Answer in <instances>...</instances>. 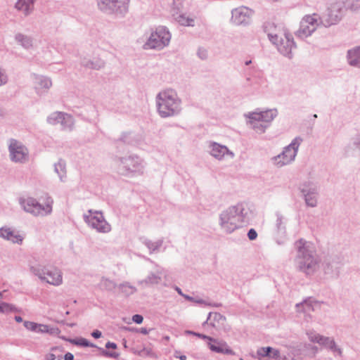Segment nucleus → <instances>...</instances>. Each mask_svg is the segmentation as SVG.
Segmentation results:
<instances>
[{"label": "nucleus", "mask_w": 360, "mask_h": 360, "mask_svg": "<svg viewBox=\"0 0 360 360\" xmlns=\"http://www.w3.org/2000/svg\"><path fill=\"white\" fill-rule=\"evenodd\" d=\"M345 8L339 1L331 3L321 16L320 22L326 27L337 24L342 18Z\"/></svg>", "instance_id": "nucleus-15"}, {"label": "nucleus", "mask_w": 360, "mask_h": 360, "mask_svg": "<svg viewBox=\"0 0 360 360\" xmlns=\"http://www.w3.org/2000/svg\"><path fill=\"white\" fill-rule=\"evenodd\" d=\"M19 203L22 209L34 217H46L52 213L53 200L50 198L46 199L45 204L39 203L34 198H21Z\"/></svg>", "instance_id": "nucleus-7"}, {"label": "nucleus", "mask_w": 360, "mask_h": 360, "mask_svg": "<svg viewBox=\"0 0 360 360\" xmlns=\"http://www.w3.org/2000/svg\"><path fill=\"white\" fill-rule=\"evenodd\" d=\"M141 333L143 335H147L149 333V330H148L147 328H141Z\"/></svg>", "instance_id": "nucleus-63"}, {"label": "nucleus", "mask_w": 360, "mask_h": 360, "mask_svg": "<svg viewBox=\"0 0 360 360\" xmlns=\"http://www.w3.org/2000/svg\"><path fill=\"white\" fill-rule=\"evenodd\" d=\"M105 347L107 349H116L117 348V345L115 343H114V342H108L105 344Z\"/></svg>", "instance_id": "nucleus-56"}, {"label": "nucleus", "mask_w": 360, "mask_h": 360, "mask_svg": "<svg viewBox=\"0 0 360 360\" xmlns=\"http://www.w3.org/2000/svg\"><path fill=\"white\" fill-rule=\"evenodd\" d=\"M56 355L52 353H49L46 356V360H55Z\"/></svg>", "instance_id": "nucleus-59"}, {"label": "nucleus", "mask_w": 360, "mask_h": 360, "mask_svg": "<svg viewBox=\"0 0 360 360\" xmlns=\"http://www.w3.org/2000/svg\"><path fill=\"white\" fill-rule=\"evenodd\" d=\"M279 355H280L279 350L272 348V351L271 352V355H269V357L277 359L279 357Z\"/></svg>", "instance_id": "nucleus-55"}, {"label": "nucleus", "mask_w": 360, "mask_h": 360, "mask_svg": "<svg viewBox=\"0 0 360 360\" xmlns=\"http://www.w3.org/2000/svg\"><path fill=\"white\" fill-rule=\"evenodd\" d=\"M15 320L16 322H18V323H20L22 321V318L21 316H15Z\"/></svg>", "instance_id": "nucleus-64"}, {"label": "nucleus", "mask_w": 360, "mask_h": 360, "mask_svg": "<svg viewBox=\"0 0 360 360\" xmlns=\"http://www.w3.org/2000/svg\"><path fill=\"white\" fill-rule=\"evenodd\" d=\"M219 226L223 232L231 234L241 228L231 208L222 210L219 215Z\"/></svg>", "instance_id": "nucleus-17"}, {"label": "nucleus", "mask_w": 360, "mask_h": 360, "mask_svg": "<svg viewBox=\"0 0 360 360\" xmlns=\"http://www.w3.org/2000/svg\"><path fill=\"white\" fill-rule=\"evenodd\" d=\"M0 238L12 243L20 245L24 237L16 229L4 226L0 228Z\"/></svg>", "instance_id": "nucleus-23"}, {"label": "nucleus", "mask_w": 360, "mask_h": 360, "mask_svg": "<svg viewBox=\"0 0 360 360\" xmlns=\"http://www.w3.org/2000/svg\"><path fill=\"white\" fill-rule=\"evenodd\" d=\"M8 150L11 162L16 164H25L29 161V150L21 141L11 139L8 141Z\"/></svg>", "instance_id": "nucleus-9"}, {"label": "nucleus", "mask_w": 360, "mask_h": 360, "mask_svg": "<svg viewBox=\"0 0 360 360\" xmlns=\"http://www.w3.org/2000/svg\"><path fill=\"white\" fill-rule=\"evenodd\" d=\"M171 37V33L166 27L159 26L151 31L143 45V49L144 50H162L169 46Z\"/></svg>", "instance_id": "nucleus-6"}, {"label": "nucleus", "mask_w": 360, "mask_h": 360, "mask_svg": "<svg viewBox=\"0 0 360 360\" xmlns=\"http://www.w3.org/2000/svg\"><path fill=\"white\" fill-rule=\"evenodd\" d=\"M276 108L259 110V109L248 112L244 116L247 118V125L258 134L265 133L271 122L277 117Z\"/></svg>", "instance_id": "nucleus-4"}, {"label": "nucleus", "mask_w": 360, "mask_h": 360, "mask_svg": "<svg viewBox=\"0 0 360 360\" xmlns=\"http://www.w3.org/2000/svg\"><path fill=\"white\" fill-rule=\"evenodd\" d=\"M98 349L101 350V354L104 356L111 357L113 359H117L119 356V354H117L116 352H111L105 350L103 348H98Z\"/></svg>", "instance_id": "nucleus-50"}, {"label": "nucleus", "mask_w": 360, "mask_h": 360, "mask_svg": "<svg viewBox=\"0 0 360 360\" xmlns=\"http://www.w3.org/2000/svg\"><path fill=\"white\" fill-rule=\"evenodd\" d=\"M296 255L294 259L295 268L306 276L314 275L320 268L321 258L316 253L313 243L300 239L295 243Z\"/></svg>", "instance_id": "nucleus-1"}, {"label": "nucleus", "mask_w": 360, "mask_h": 360, "mask_svg": "<svg viewBox=\"0 0 360 360\" xmlns=\"http://www.w3.org/2000/svg\"><path fill=\"white\" fill-rule=\"evenodd\" d=\"M54 171L58 174L60 181L66 179V163L63 160H59L54 164Z\"/></svg>", "instance_id": "nucleus-38"}, {"label": "nucleus", "mask_w": 360, "mask_h": 360, "mask_svg": "<svg viewBox=\"0 0 360 360\" xmlns=\"http://www.w3.org/2000/svg\"><path fill=\"white\" fill-rule=\"evenodd\" d=\"M91 335L94 338H99L101 337V332L98 330H95L92 332L91 333Z\"/></svg>", "instance_id": "nucleus-57"}, {"label": "nucleus", "mask_w": 360, "mask_h": 360, "mask_svg": "<svg viewBox=\"0 0 360 360\" xmlns=\"http://www.w3.org/2000/svg\"><path fill=\"white\" fill-rule=\"evenodd\" d=\"M272 351V347H260L257 349V354L260 357H269L271 355V352Z\"/></svg>", "instance_id": "nucleus-47"}, {"label": "nucleus", "mask_w": 360, "mask_h": 360, "mask_svg": "<svg viewBox=\"0 0 360 360\" xmlns=\"http://www.w3.org/2000/svg\"><path fill=\"white\" fill-rule=\"evenodd\" d=\"M339 2L345 9L356 11L360 8V0H341Z\"/></svg>", "instance_id": "nucleus-41"}, {"label": "nucleus", "mask_w": 360, "mask_h": 360, "mask_svg": "<svg viewBox=\"0 0 360 360\" xmlns=\"http://www.w3.org/2000/svg\"><path fill=\"white\" fill-rule=\"evenodd\" d=\"M163 243V239H158L155 241H153L148 238L142 239V243L148 248L150 254L160 252Z\"/></svg>", "instance_id": "nucleus-34"}, {"label": "nucleus", "mask_w": 360, "mask_h": 360, "mask_svg": "<svg viewBox=\"0 0 360 360\" xmlns=\"http://www.w3.org/2000/svg\"><path fill=\"white\" fill-rule=\"evenodd\" d=\"M23 325L26 329L37 333H53L54 328H50L48 325L37 323L33 321H25Z\"/></svg>", "instance_id": "nucleus-27"}, {"label": "nucleus", "mask_w": 360, "mask_h": 360, "mask_svg": "<svg viewBox=\"0 0 360 360\" xmlns=\"http://www.w3.org/2000/svg\"><path fill=\"white\" fill-rule=\"evenodd\" d=\"M81 64L84 68L92 70H101L105 66L104 61L99 58H84L81 61Z\"/></svg>", "instance_id": "nucleus-31"}, {"label": "nucleus", "mask_w": 360, "mask_h": 360, "mask_svg": "<svg viewBox=\"0 0 360 360\" xmlns=\"http://www.w3.org/2000/svg\"><path fill=\"white\" fill-rule=\"evenodd\" d=\"M297 312L303 313L305 321L310 322L312 321L311 311H316L321 308V302L316 301L312 297H308L296 305Z\"/></svg>", "instance_id": "nucleus-21"}, {"label": "nucleus", "mask_w": 360, "mask_h": 360, "mask_svg": "<svg viewBox=\"0 0 360 360\" xmlns=\"http://www.w3.org/2000/svg\"><path fill=\"white\" fill-rule=\"evenodd\" d=\"M248 237L250 240H255L257 237V233L254 229H251L248 232Z\"/></svg>", "instance_id": "nucleus-52"}, {"label": "nucleus", "mask_w": 360, "mask_h": 360, "mask_svg": "<svg viewBox=\"0 0 360 360\" xmlns=\"http://www.w3.org/2000/svg\"><path fill=\"white\" fill-rule=\"evenodd\" d=\"M342 266L340 258L334 257L325 259L323 263V271L326 274L338 276Z\"/></svg>", "instance_id": "nucleus-25"}, {"label": "nucleus", "mask_w": 360, "mask_h": 360, "mask_svg": "<svg viewBox=\"0 0 360 360\" xmlns=\"http://www.w3.org/2000/svg\"><path fill=\"white\" fill-rule=\"evenodd\" d=\"M155 106L161 118L178 116L183 110L182 100L177 91L172 88H165L158 93L155 96Z\"/></svg>", "instance_id": "nucleus-2"}, {"label": "nucleus", "mask_w": 360, "mask_h": 360, "mask_svg": "<svg viewBox=\"0 0 360 360\" xmlns=\"http://www.w3.org/2000/svg\"><path fill=\"white\" fill-rule=\"evenodd\" d=\"M128 2L129 0H98V6L105 13L123 14L127 11Z\"/></svg>", "instance_id": "nucleus-20"}, {"label": "nucleus", "mask_w": 360, "mask_h": 360, "mask_svg": "<svg viewBox=\"0 0 360 360\" xmlns=\"http://www.w3.org/2000/svg\"><path fill=\"white\" fill-rule=\"evenodd\" d=\"M34 89L36 94L42 96L48 94L53 84L50 77L44 75H34L33 77Z\"/></svg>", "instance_id": "nucleus-22"}, {"label": "nucleus", "mask_w": 360, "mask_h": 360, "mask_svg": "<svg viewBox=\"0 0 360 360\" xmlns=\"http://www.w3.org/2000/svg\"><path fill=\"white\" fill-rule=\"evenodd\" d=\"M143 318L141 315L135 314L132 316V321L137 324H141L143 322Z\"/></svg>", "instance_id": "nucleus-53"}, {"label": "nucleus", "mask_w": 360, "mask_h": 360, "mask_svg": "<svg viewBox=\"0 0 360 360\" xmlns=\"http://www.w3.org/2000/svg\"><path fill=\"white\" fill-rule=\"evenodd\" d=\"M197 55L200 59L205 60L207 58L208 54L206 49L199 48L197 52Z\"/></svg>", "instance_id": "nucleus-51"}, {"label": "nucleus", "mask_w": 360, "mask_h": 360, "mask_svg": "<svg viewBox=\"0 0 360 360\" xmlns=\"http://www.w3.org/2000/svg\"><path fill=\"white\" fill-rule=\"evenodd\" d=\"M118 288L123 294L127 296L134 293L136 291V288L127 282L120 284Z\"/></svg>", "instance_id": "nucleus-42"}, {"label": "nucleus", "mask_w": 360, "mask_h": 360, "mask_svg": "<svg viewBox=\"0 0 360 360\" xmlns=\"http://www.w3.org/2000/svg\"><path fill=\"white\" fill-rule=\"evenodd\" d=\"M352 143L357 148L360 149V136H356L352 139Z\"/></svg>", "instance_id": "nucleus-54"}, {"label": "nucleus", "mask_w": 360, "mask_h": 360, "mask_svg": "<svg viewBox=\"0 0 360 360\" xmlns=\"http://www.w3.org/2000/svg\"><path fill=\"white\" fill-rule=\"evenodd\" d=\"M174 19L177 21L181 25L184 26H193L194 25V19L190 17L186 16L184 14H180L179 13L176 15Z\"/></svg>", "instance_id": "nucleus-39"}, {"label": "nucleus", "mask_w": 360, "mask_h": 360, "mask_svg": "<svg viewBox=\"0 0 360 360\" xmlns=\"http://www.w3.org/2000/svg\"><path fill=\"white\" fill-rule=\"evenodd\" d=\"M113 163L117 172L127 177L143 175L146 168L144 160L135 154L116 156Z\"/></svg>", "instance_id": "nucleus-3"}, {"label": "nucleus", "mask_w": 360, "mask_h": 360, "mask_svg": "<svg viewBox=\"0 0 360 360\" xmlns=\"http://www.w3.org/2000/svg\"><path fill=\"white\" fill-rule=\"evenodd\" d=\"M83 218L90 228L98 233H108L112 229L111 225L105 220L101 211L89 210L84 214Z\"/></svg>", "instance_id": "nucleus-8"}, {"label": "nucleus", "mask_w": 360, "mask_h": 360, "mask_svg": "<svg viewBox=\"0 0 360 360\" xmlns=\"http://www.w3.org/2000/svg\"><path fill=\"white\" fill-rule=\"evenodd\" d=\"M207 151L212 158L219 161L224 160L226 158L233 159L235 157L234 153L226 146L212 141L207 142Z\"/></svg>", "instance_id": "nucleus-19"}, {"label": "nucleus", "mask_w": 360, "mask_h": 360, "mask_svg": "<svg viewBox=\"0 0 360 360\" xmlns=\"http://www.w3.org/2000/svg\"><path fill=\"white\" fill-rule=\"evenodd\" d=\"M146 259L154 265V271H150L144 278L138 281V284L143 288H149L159 285L162 278H166L167 273V271L164 267L149 258H146Z\"/></svg>", "instance_id": "nucleus-16"}, {"label": "nucleus", "mask_w": 360, "mask_h": 360, "mask_svg": "<svg viewBox=\"0 0 360 360\" xmlns=\"http://www.w3.org/2000/svg\"><path fill=\"white\" fill-rule=\"evenodd\" d=\"M9 77L6 70L0 67V87L6 85L8 83Z\"/></svg>", "instance_id": "nucleus-45"}, {"label": "nucleus", "mask_w": 360, "mask_h": 360, "mask_svg": "<svg viewBox=\"0 0 360 360\" xmlns=\"http://www.w3.org/2000/svg\"><path fill=\"white\" fill-rule=\"evenodd\" d=\"M70 342L78 346H82V347H95L96 345L90 343L86 339L84 338H79L77 339L71 340Z\"/></svg>", "instance_id": "nucleus-43"}, {"label": "nucleus", "mask_w": 360, "mask_h": 360, "mask_svg": "<svg viewBox=\"0 0 360 360\" xmlns=\"http://www.w3.org/2000/svg\"><path fill=\"white\" fill-rule=\"evenodd\" d=\"M275 227L278 234L285 235L286 229V218L279 212H276Z\"/></svg>", "instance_id": "nucleus-36"}, {"label": "nucleus", "mask_w": 360, "mask_h": 360, "mask_svg": "<svg viewBox=\"0 0 360 360\" xmlns=\"http://www.w3.org/2000/svg\"><path fill=\"white\" fill-rule=\"evenodd\" d=\"M179 352H177V351H176V352H175L174 356H175L176 358H179L180 360H186V356L185 355H181V356H179V355H178V354H179Z\"/></svg>", "instance_id": "nucleus-60"}, {"label": "nucleus", "mask_w": 360, "mask_h": 360, "mask_svg": "<svg viewBox=\"0 0 360 360\" xmlns=\"http://www.w3.org/2000/svg\"><path fill=\"white\" fill-rule=\"evenodd\" d=\"M303 139L301 136L294 138L290 143L285 146L281 153L271 158V162L276 167L281 168L294 162Z\"/></svg>", "instance_id": "nucleus-5"}, {"label": "nucleus", "mask_w": 360, "mask_h": 360, "mask_svg": "<svg viewBox=\"0 0 360 360\" xmlns=\"http://www.w3.org/2000/svg\"><path fill=\"white\" fill-rule=\"evenodd\" d=\"M185 333L188 334V335H195L196 337H198V338L204 339V340H214L213 338L207 336V335L201 334V333H195V332H193L191 330H186Z\"/></svg>", "instance_id": "nucleus-48"}, {"label": "nucleus", "mask_w": 360, "mask_h": 360, "mask_svg": "<svg viewBox=\"0 0 360 360\" xmlns=\"http://www.w3.org/2000/svg\"><path fill=\"white\" fill-rule=\"evenodd\" d=\"M15 41L23 49L29 50L34 46V41L32 37L22 33H17L15 35Z\"/></svg>", "instance_id": "nucleus-32"}, {"label": "nucleus", "mask_w": 360, "mask_h": 360, "mask_svg": "<svg viewBox=\"0 0 360 360\" xmlns=\"http://www.w3.org/2000/svg\"><path fill=\"white\" fill-rule=\"evenodd\" d=\"M183 7V0H173L172 3V11L173 15H177Z\"/></svg>", "instance_id": "nucleus-46"}, {"label": "nucleus", "mask_w": 360, "mask_h": 360, "mask_svg": "<svg viewBox=\"0 0 360 360\" xmlns=\"http://www.w3.org/2000/svg\"><path fill=\"white\" fill-rule=\"evenodd\" d=\"M13 310V307L8 303L3 302L0 304V312L6 313Z\"/></svg>", "instance_id": "nucleus-49"}, {"label": "nucleus", "mask_w": 360, "mask_h": 360, "mask_svg": "<svg viewBox=\"0 0 360 360\" xmlns=\"http://www.w3.org/2000/svg\"><path fill=\"white\" fill-rule=\"evenodd\" d=\"M64 359L65 360H73L74 359V356L72 353L70 352H67L65 356H64Z\"/></svg>", "instance_id": "nucleus-58"}, {"label": "nucleus", "mask_w": 360, "mask_h": 360, "mask_svg": "<svg viewBox=\"0 0 360 360\" xmlns=\"http://www.w3.org/2000/svg\"><path fill=\"white\" fill-rule=\"evenodd\" d=\"M269 39L274 44L278 49V51L284 56L292 58V50L295 47V44L293 37L289 33H285L283 35L277 34H268Z\"/></svg>", "instance_id": "nucleus-13"}, {"label": "nucleus", "mask_w": 360, "mask_h": 360, "mask_svg": "<svg viewBox=\"0 0 360 360\" xmlns=\"http://www.w3.org/2000/svg\"><path fill=\"white\" fill-rule=\"evenodd\" d=\"M207 345L210 349L214 352L230 355L234 354V352L224 341H218L214 338V340H209Z\"/></svg>", "instance_id": "nucleus-26"}, {"label": "nucleus", "mask_w": 360, "mask_h": 360, "mask_svg": "<svg viewBox=\"0 0 360 360\" xmlns=\"http://www.w3.org/2000/svg\"><path fill=\"white\" fill-rule=\"evenodd\" d=\"M186 300H188V301H191V302H193V300H194V297H191L190 295H186L185 294V296L184 297Z\"/></svg>", "instance_id": "nucleus-62"}, {"label": "nucleus", "mask_w": 360, "mask_h": 360, "mask_svg": "<svg viewBox=\"0 0 360 360\" xmlns=\"http://www.w3.org/2000/svg\"><path fill=\"white\" fill-rule=\"evenodd\" d=\"M347 58L349 65L360 68V46L349 49Z\"/></svg>", "instance_id": "nucleus-30"}, {"label": "nucleus", "mask_w": 360, "mask_h": 360, "mask_svg": "<svg viewBox=\"0 0 360 360\" xmlns=\"http://www.w3.org/2000/svg\"><path fill=\"white\" fill-rule=\"evenodd\" d=\"M63 112L56 111L51 113L46 118V122L49 124L56 125L60 124Z\"/></svg>", "instance_id": "nucleus-40"}, {"label": "nucleus", "mask_w": 360, "mask_h": 360, "mask_svg": "<svg viewBox=\"0 0 360 360\" xmlns=\"http://www.w3.org/2000/svg\"><path fill=\"white\" fill-rule=\"evenodd\" d=\"M209 321H210V325L215 328L220 325H224L226 321V317L218 312H210L205 323H207Z\"/></svg>", "instance_id": "nucleus-35"}, {"label": "nucleus", "mask_w": 360, "mask_h": 360, "mask_svg": "<svg viewBox=\"0 0 360 360\" xmlns=\"http://www.w3.org/2000/svg\"><path fill=\"white\" fill-rule=\"evenodd\" d=\"M321 16L318 13L305 15L300 22V27L295 32L296 36L302 39L311 36L322 25Z\"/></svg>", "instance_id": "nucleus-10"}, {"label": "nucleus", "mask_w": 360, "mask_h": 360, "mask_svg": "<svg viewBox=\"0 0 360 360\" xmlns=\"http://www.w3.org/2000/svg\"><path fill=\"white\" fill-rule=\"evenodd\" d=\"M193 302L199 304H203L205 306H209V307H219L221 306V304L220 303H214L209 300H203L198 297H194Z\"/></svg>", "instance_id": "nucleus-44"}, {"label": "nucleus", "mask_w": 360, "mask_h": 360, "mask_svg": "<svg viewBox=\"0 0 360 360\" xmlns=\"http://www.w3.org/2000/svg\"><path fill=\"white\" fill-rule=\"evenodd\" d=\"M117 287L115 281L106 276H102L98 283V288L102 291L112 292Z\"/></svg>", "instance_id": "nucleus-33"}, {"label": "nucleus", "mask_w": 360, "mask_h": 360, "mask_svg": "<svg viewBox=\"0 0 360 360\" xmlns=\"http://www.w3.org/2000/svg\"><path fill=\"white\" fill-rule=\"evenodd\" d=\"M255 11L248 6H241L232 9L231 22L237 26L246 27L252 23Z\"/></svg>", "instance_id": "nucleus-18"}, {"label": "nucleus", "mask_w": 360, "mask_h": 360, "mask_svg": "<svg viewBox=\"0 0 360 360\" xmlns=\"http://www.w3.org/2000/svg\"><path fill=\"white\" fill-rule=\"evenodd\" d=\"M28 266L30 271L41 281L46 279V266L42 264L39 257H33L29 260Z\"/></svg>", "instance_id": "nucleus-24"}, {"label": "nucleus", "mask_w": 360, "mask_h": 360, "mask_svg": "<svg viewBox=\"0 0 360 360\" xmlns=\"http://www.w3.org/2000/svg\"><path fill=\"white\" fill-rule=\"evenodd\" d=\"M46 276L45 280H41V281H45L51 285L58 286L63 283V276L60 270L56 268H53L51 269H46Z\"/></svg>", "instance_id": "nucleus-28"}, {"label": "nucleus", "mask_w": 360, "mask_h": 360, "mask_svg": "<svg viewBox=\"0 0 360 360\" xmlns=\"http://www.w3.org/2000/svg\"><path fill=\"white\" fill-rule=\"evenodd\" d=\"M174 289L178 292V294L180 295L181 296H182L183 297L185 296V294L183 293V292L180 288L175 286Z\"/></svg>", "instance_id": "nucleus-61"}, {"label": "nucleus", "mask_w": 360, "mask_h": 360, "mask_svg": "<svg viewBox=\"0 0 360 360\" xmlns=\"http://www.w3.org/2000/svg\"><path fill=\"white\" fill-rule=\"evenodd\" d=\"M298 189L303 197L307 206L315 207L318 204L319 186L312 179L303 181L299 185Z\"/></svg>", "instance_id": "nucleus-11"}, {"label": "nucleus", "mask_w": 360, "mask_h": 360, "mask_svg": "<svg viewBox=\"0 0 360 360\" xmlns=\"http://www.w3.org/2000/svg\"><path fill=\"white\" fill-rule=\"evenodd\" d=\"M306 335L310 342L325 347L330 351L335 356H342V349L335 342L333 338L321 335L313 330H307Z\"/></svg>", "instance_id": "nucleus-12"}, {"label": "nucleus", "mask_w": 360, "mask_h": 360, "mask_svg": "<svg viewBox=\"0 0 360 360\" xmlns=\"http://www.w3.org/2000/svg\"><path fill=\"white\" fill-rule=\"evenodd\" d=\"M60 124L63 130L70 131L74 129L75 127L74 117L71 115L63 112Z\"/></svg>", "instance_id": "nucleus-37"}, {"label": "nucleus", "mask_w": 360, "mask_h": 360, "mask_svg": "<svg viewBox=\"0 0 360 360\" xmlns=\"http://www.w3.org/2000/svg\"><path fill=\"white\" fill-rule=\"evenodd\" d=\"M241 228L248 225L255 217L252 206L247 202H240L229 206Z\"/></svg>", "instance_id": "nucleus-14"}, {"label": "nucleus", "mask_w": 360, "mask_h": 360, "mask_svg": "<svg viewBox=\"0 0 360 360\" xmlns=\"http://www.w3.org/2000/svg\"><path fill=\"white\" fill-rule=\"evenodd\" d=\"M35 0H18L15 4V8L21 11L25 16L32 13L34 10Z\"/></svg>", "instance_id": "nucleus-29"}]
</instances>
